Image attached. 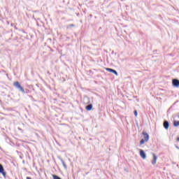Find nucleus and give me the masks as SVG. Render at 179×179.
<instances>
[{
	"mask_svg": "<svg viewBox=\"0 0 179 179\" xmlns=\"http://www.w3.org/2000/svg\"><path fill=\"white\" fill-rule=\"evenodd\" d=\"M142 134L143 135V138H142L140 141V145H145L146 142H149V134L146 133V131H143Z\"/></svg>",
	"mask_w": 179,
	"mask_h": 179,
	"instance_id": "obj_1",
	"label": "nucleus"
},
{
	"mask_svg": "<svg viewBox=\"0 0 179 179\" xmlns=\"http://www.w3.org/2000/svg\"><path fill=\"white\" fill-rule=\"evenodd\" d=\"M13 86H15V87H16V89H17L19 92H21L22 93H23V94H26V91L24 90V88L22 87V85H20V83H19L18 81L15 82L13 83Z\"/></svg>",
	"mask_w": 179,
	"mask_h": 179,
	"instance_id": "obj_2",
	"label": "nucleus"
},
{
	"mask_svg": "<svg viewBox=\"0 0 179 179\" xmlns=\"http://www.w3.org/2000/svg\"><path fill=\"white\" fill-rule=\"evenodd\" d=\"M0 174H2L4 178H6V171H5V169L1 164H0Z\"/></svg>",
	"mask_w": 179,
	"mask_h": 179,
	"instance_id": "obj_3",
	"label": "nucleus"
},
{
	"mask_svg": "<svg viewBox=\"0 0 179 179\" xmlns=\"http://www.w3.org/2000/svg\"><path fill=\"white\" fill-rule=\"evenodd\" d=\"M139 155L143 160L146 159V153H145V151L143 150H139Z\"/></svg>",
	"mask_w": 179,
	"mask_h": 179,
	"instance_id": "obj_4",
	"label": "nucleus"
},
{
	"mask_svg": "<svg viewBox=\"0 0 179 179\" xmlns=\"http://www.w3.org/2000/svg\"><path fill=\"white\" fill-rule=\"evenodd\" d=\"M156 163H157V155H156L155 153H152V164L155 166Z\"/></svg>",
	"mask_w": 179,
	"mask_h": 179,
	"instance_id": "obj_5",
	"label": "nucleus"
},
{
	"mask_svg": "<svg viewBox=\"0 0 179 179\" xmlns=\"http://www.w3.org/2000/svg\"><path fill=\"white\" fill-rule=\"evenodd\" d=\"M172 85L174 87H179V80L177 79H173L172 81Z\"/></svg>",
	"mask_w": 179,
	"mask_h": 179,
	"instance_id": "obj_6",
	"label": "nucleus"
},
{
	"mask_svg": "<svg viewBox=\"0 0 179 179\" xmlns=\"http://www.w3.org/2000/svg\"><path fill=\"white\" fill-rule=\"evenodd\" d=\"M92 109H93V104L92 103H90L85 106V110H87V111H92Z\"/></svg>",
	"mask_w": 179,
	"mask_h": 179,
	"instance_id": "obj_7",
	"label": "nucleus"
},
{
	"mask_svg": "<svg viewBox=\"0 0 179 179\" xmlns=\"http://www.w3.org/2000/svg\"><path fill=\"white\" fill-rule=\"evenodd\" d=\"M60 161L62 164L63 167L64 168L65 170H66L68 169V166H66V164H65V162L64 161V159L60 158Z\"/></svg>",
	"mask_w": 179,
	"mask_h": 179,
	"instance_id": "obj_8",
	"label": "nucleus"
},
{
	"mask_svg": "<svg viewBox=\"0 0 179 179\" xmlns=\"http://www.w3.org/2000/svg\"><path fill=\"white\" fill-rule=\"evenodd\" d=\"M76 25L74 24H70L66 25V29L67 30H71L72 29V27H75Z\"/></svg>",
	"mask_w": 179,
	"mask_h": 179,
	"instance_id": "obj_9",
	"label": "nucleus"
},
{
	"mask_svg": "<svg viewBox=\"0 0 179 179\" xmlns=\"http://www.w3.org/2000/svg\"><path fill=\"white\" fill-rule=\"evenodd\" d=\"M169 124L168 121H164V127L165 129H169Z\"/></svg>",
	"mask_w": 179,
	"mask_h": 179,
	"instance_id": "obj_10",
	"label": "nucleus"
},
{
	"mask_svg": "<svg viewBox=\"0 0 179 179\" xmlns=\"http://www.w3.org/2000/svg\"><path fill=\"white\" fill-rule=\"evenodd\" d=\"M173 126H175V127H179V121L174 120V121H173Z\"/></svg>",
	"mask_w": 179,
	"mask_h": 179,
	"instance_id": "obj_11",
	"label": "nucleus"
},
{
	"mask_svg": "<svg viewBox=\"0 0 179 179\" xmlns=\"http://www.w3.org/2000/svg\"><path fill=\"white\" fill-rule=\"evenodd\" d=\"M53 179H62L61 177L58 176L57 175H52Z\"/></svg>",
	"mask_w": 179,
	"mask_h": 179,
	"instance_id": "obj_12",
	"label": "nucleus"
},
{
	"mask_svg": "<svg viewBox=\"0 0 179 179\" xmlns=\"http://www.w3.org/2000/svg\"><path fill=\"white\" fill-rule=\"evenodd\" d=\"M84 100H87L86 103L89 104V103H90V99H89V97L86 96L84 98Z\"/></svg>",
	"mask_w": 179,
	"mask_h": 179,
	"instance_id": "obj_13",
	"label": "nucleus"
},
{
	"mask_svg": "<svg viewBox=\"0 0 179 179\" xmlns=\"http://www.w3.org/2000/svg\"><path fill=\"white\" fill-rule=\"evenodd\" d=\"M106 71H108V72H110V73H113V69L106 68Z\"/></svg>",
	"mask_w": 179,
	"mask_h": 179,
	"instance_id": "obj_14",
	"label": "nucleus"
},
{
	"mask_svg": "<svg viewBox=\"0 0 179 179\" xmlns=\"http://www.w3.org/2000/svg\"><path fill=\"white\" fill-rule=\"evenodd\" d=\"M113 73H115L116 76H118V73L115 70H113Z\"/></svg>",
	"mask_w": 179,
	"mask_h": 179,
	"instance_id": "obj_15",
	"label": "nucleus"
},
{
	"mask_svg": "<svg viewBox=\"0 0 179 179\" xmlns=\"http://www.w3.org/2000/svg\"><path fill=\"white\" fill-rule=\"evenodd\" d=\"M134 115L136 117H138V112L136 110L134 111Z\"/></svg>",
	"mask_w": 179,
	"mask_h": 179,
	"instance_id": "obj_16",
	"label": "nucleus"
},
{
	"mask_svg": "<svg viewBox=\"0 0 179 179\" xmlns=\"http://www.w3.org/2000/svg\"><path fill=\"white\" fill-rule=\"evenodd\" d=\"M18 130L21 131V132H23V129H20V127H18Z\"/></svg>",
	"mask_w": 179,
	"mask_h": 179,
	"instance_id": "obj_17",
	"label": "nucleus"
},
{
	"mask_svg": "<svg viewBox=\"0 0 179 179\" xmlns=\"http://www.w3.org/2000/svg\"><path fill=\"white\" fill-rule=\"evenodd\" d=\"M29 92H30V90H27L25 91V93H29Z\"/></svg>",
	"mask_w": 179,
	"mask_h": 179,
	"instance_id": "obj_18",
	"label": "nucleus"
},
{
	"mask_svg": "<svg viewBox=\"0 0 179 179\" xmlns=\"http://www.w3.org/2000/svg\"><path fill=\"white\" fill-rule=\"evenodd\" d=\"M27 179H31V178L27 176Z\"/></svg>",
	"mask_w": 179,
	"mask_h": 179,
	"instance_id": "obj_19",
	"label": "nucleus"
},
{
	"mask_svg": "<svg viewBox=\"0 0 179 179\" xmlns=\"http://www.w3.org/2000/svg\"><path fill=\"white\" fill-rule=\"evenodd\" d=\"M19 99H15V101H19Z\"/></svg>",
	"mask_w": 179,
	"mask_h": 179,
	"instance_id": "obj_20",
	"label": "nucleus"
},
{
	"mask_svg": "<svg viewBox=\"0 0 179 179\" xmlns=\"http://www.w3.org/2000/svg\"><path fill=\"white\" fill-rule=\"evenodd\" d=\"M29 97H31V99H34L33 96H31V95H30Z\"/></svg>",
	"mask_w": 179,
	"mask_h": 179,
	"instance_id": "obj_21",
	"label": "nucleus"
},
{
	"mask_svg": "<svg viewBox=\"0 0 179 179\" xmlns=\"http://www.w3.org/2000/svg\"><path fill=\"white\" fill-rule=\"evenodd\" d=\"M178 142H179V137L177 138Z\"/></svg>",
	"mask_w": 179,
	"mask_h": 179,
	"instance_id": "obj_22",
	"label": "nucleus"
},
{
	"mask_svg": "<svg viewBox=\"0 0 179 179\" xmlns=\"http://www.w3.org/2000/svg\"><path fill=\"white\" fill-rule=\"evenodd\" d=\"M7 24H9V21H7Z\"/></svg>",
	"mask_w": 179,
	"mask_h": 179,
	"instance_id": "obj_23",
	"label": "nucleus"
},
{
	"mask_svg": "<svg viewBox=\"0 0 179 179\" xmlns=\"http://www.w3.org/2000/svg\"><path fill=\"white\" fill-rule=\"evenodd\" d=\"M176 149H179L178 146H176Z\"/></svg>",
	"mask_w": 179,
	"mask_h": 179,
	"instance_id": "obj_24",
	"label": "nucleus"
},
{
	"mask_svg": "<svg viewBox=\"0 0 179 179\" xmlns=\"http://www.w3.org/2000/svg\"><path fill=\"white\" fill-rule=\"evenodd\" d=\"M15 29H17V28L16 27H15Z\"/></svg>",
	"mask_w": 179,
	"mask_h": 179,
	"instance_id": "obj_25",
	"label": "nucleus"
},
{
	"mask_svg": "<svg viewBox=\"0 0 179 179\" xmlns=\"http://www.w3.org/2000/svg\"><path fill=\"white\" fill-rule=\"evenodd\" d=\"M92 72V70H90V73H91Z\"/></svg>",
	"mask_w": 179,
	"mask_h": 179,
	"instance_id": "obj_26",
	"label": "nucleus"
},
{
	"mask_svg": "<svg viewBox=\"0 0 179 179\" xmlns=\"http://www.w3.org/2000/svg\"><path fill=\"white\" fill-rule=\"evenodd\" d=\"M32 90H34H34H34V88H33V89H32Z\"/></svg>",
	"mask_w": 179,
	"mask_h": 179,
	"instance_id": "obj_27",
	"label": "nucleus"
},
{
	"mask_svg": "<svg viewBox=\"0 0 179 179\" xmlns=\"http://www.w3.org/2000/svg\"><path fill=\"white\" fill-rule=\"evenodd\" d=\"M48 73H50V71H48Z\"/></svg>",
	"mask_w": 179,
	"mask_h": 179,
	"instance_id": "obj_28",
	"label": "nucleus"
},
{
	"mask_svg": "<svg viewBox=\"0 0 179 179\" xmlns=\"http://www.w3.org/2000/svg\"><path fill=\"white\" fill-rule=\"evenodd\" d=\"M23 33H25L24 31H23Z\"/></svg>",
	"mask_w": 179,
	"mask_h": 179,
	"instance_id": "obj_29",
	"label": "nucleus"
},
{
	"mask_svg": "<svg viewBox=\"0 0 179 179\" xmlns=\"http://www.w3.org/2000/svg\"><path fill=\"white\" fill-rule=\"evenodd\" d=\"M178 118H179V115H178Z\"/></svg>",
	"mask_w": 179,
	"mask_h": 179,
	"instance_id": "obj_30",
	"label": "nucleus"
}]
</instances>
